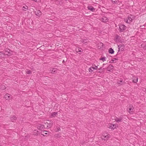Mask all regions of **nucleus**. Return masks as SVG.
<instances>
[{
  "instance_id": "1",
  "label": "nucleus",
  "mask_w": 146,
  "mask_h": 146,
  "mask_svg": "<svg viewBox=\"0 0 146 146\" xmlns=\"http://www.w3.org/2000/svg\"><path fill=\"white\" fill-rule=\"evenodd\" d=\"M127 28V27L121 24L119 25V29H120V32L124 31L126 30Z\"/></svg>"
},
{
  "instance_id": "2",
  "label": "nucleus",
  "mask_w": 146,
  "mask_h": 146,
  "mask_svg": "<svg viewBox=\"0 0 146 146\" xmlns=\"http://www.w3.org/2000/svg\"><path fill=\"white\" fill-rule=\"evenodd\" d=\"M118 52L120 51H123L124 50V48L125 47V45L123 44H120L118 45Z\"/></svg>"
},
{
  "instance_id": "3",
  "label": "nucleus",
  "mask_w": 146,
  "mask_h": 146,
  "mask_svg": "<svg viewBox=\"0 0 146 146\" xmlns=\"http://www.w3.org/2000/svg\"><path fill=\"white\" fill-rule=\"evenodd\" d=\"M34 12L36 15L38 17H40L42 15V13L39 10H37Z\"/></svg>"
},
{
  "instance_id": "4",
  "label": "nucleus",
  "mask_w": 146,
  "mask_h": 146,
  "mask_svg": "<svg viewBox=\"0 0 146 146\" xmlns=\"http://www.w3.org/2000/svg\"><path fill=\"white\" fill-rule=\"evenodd\" d=\"M57 68H54L52 70H49V71L50 72H51L52 74H56L57 73Z\"/></svg>"
},
{
  "instance_id": "5",
  "label": "nucleus",
  "mask_w": 146,
  "mask_h": 146,
  "mask_svg": "<svg viewBox=\"0 0 146 146\" xmlns=\"http://www.w3.org/2000/svg\"><path fill=\"white\" fill-rule=\"evenodd\" d=\"M115 126L114 124L110 123L108 125V127L110 129H113L115 127Z\"/></svg>"
},
{
  "instance_id": "6",
  "label": "nucleus",
  "mask_w": 146,
  "mask_h": 146,
  "mask_svg": "<svg viewBox=\"0 0 146 146\" xmlns=\"http://www.w3.org/2000/svg\"><path fill=\"white\" fill-rule=\"evenodd\" d=\"M87 8L89 10H90L92 12H94L95 10V9L91 6H89Z\"/></svg>"
},
{
  "instance_id": "7",
  "label": "nucleus",
  "mask_w": 146,
  "mask_h": 146,
  "mask_svg": "<svg viewBox=\"0 0 146 146\" xmlns=\"http://www.w3.org/2000/svg\"><path fill=\"white\" fill-rule=\"evenodd\" d=\"M44 125H43L41 124H39L38 125V128L39 129H40L43 131V130L45 128Z\"/></svg>"
},
{
  "instance_id": "8",
  "label": "nucleus",
  "mask_w": 146,
  "mask_h": 146,
  "mask_svg": "<svg viewBox=\"0 0 146 146\" xmlns=\"http://www.w3.org/2000/svg\"><path fill=\"white\" fill-rule=\"evenodd\" d=\"M110 135H108L106 136H104V138L102 137V139L104 140H106L110 138Z\"/></svg>"
},
{
  "instance_id": "9",
  "label": "nucleus",
  "mask_w": 146,
  "mask_h": 146,
  "mask_svg": "<svg viewBox=\"0 0 146 146\" xmlns=\"http://www.w3.org/2000/svg\"><path fill=\"white\" fill-rule=\"evenodd\" d=\"M5 52L6 53V54L7 55L8 54H11L12 51L9 49H6L5 50Z\"/></svg>"
},
{
  "instance_id": "10",
  "label": "nucleus",
  "mask_w": 146,
  "mask_h": 146,
  "mask_svg": "<svg viewBox=\"0 0 146 146\" xmlns=\"http://www.w3.org/2000/svg\"><path fill=\"white\" fill-rule=\"evenodd\" d=\"M122 118L121 117L120 118H118V117H116L115 119L117 122L119 123L122 121Z\"/></svg>"
},
{
  "instance_id": "11",
  "label": "nucleus",
  "mask_w": 146,
  "mask_h": 146,
  "mask_svg": "<svg viewBox=\"0 0 146 146\" xmlns=\"http://www.w3.org/2000/svg\"><path fill=\"white\" fill-rule=\"evenodd\" d=\"M80 41L84 44L86 43L87 42L88 40L87 39H82L80 40Z\"/></svg>"
},
{
  "instance_id": "12",
  "label": "nucleus",
  "mask_w": 146,
  "mask_h": 146,
  "mask_svg": "<svg viewBox=\"0 0 146 146\" xmlns=\"http://www.w3.org/2000/svg\"><path fill=\"white\" fill-rule=\"evenodd\" d=\"M109 52L111 54H113L114 53V51L112 48H110L109 50Z\"/></svg>"
},
{
  "instance_id": "13",
  "label": "nucleus",
  "mask_w": 146,
  "mask_h": 146,
  "mask_svg": "<svg viewBox=\"0 0 146 146\" xmlns=\"http://www.w3.org/2000/svg\"><path fill=\"white\" fill-rule=\"evenodd\" d=\"M51 122L50 123H48V125L47 126V127L48 128H49L50 127H51L53 125V121H51Z\"/></svg>"
},
{
  "instance_id": "14",
  "label": "nucleus",
  "mask_w": 146,
  "mask_h": 146,
  "mask_svg": "<svg viewBox=\"0 0 146 146\" xmlns=\"http://www.w3.org/2000/svg\"><path fill=\"white\" fill-rule=\"evenodd\" d=\"M112 3L113 4H118L119 3V1L118 0H111Z\"/></svg>"
},
{
  "instance_id": "15",
  "label": "nucleus",
  "mask_w": 146,
  "mask_h": 146,
  "mask_svg": "<svg viewBox=\"0 0 146 146\" xmlns=\"http://www.w3.org/2000/svg\"><path fill=\"white\" fill-rule=\"evenodd\" d=\"M95 69H96V68H94V67H91L90 68H89L88 70L90 72H92L93 71V70H94Z\"/></svg>"
},
{
  "instance_id": "16",
  "label": "nucleus",
  "mask_w": 146,
  "mask_h": 146,
  "mask_svg": "<svg viewBox=\"0 0 146 146\" xmlns=\"http://www.w3.org/2000/svg\"><path fill=\"white\" fill-rule=\"evenodd\" d=\"M10 118L11 120H15L17 119V117L15 115L13 116L12 117H10Z\"/></svg>"
},
{
  "instance_id": "17",
  "label": "nucleus",
  "mask_w": 146,
  "mask_h": 146,
  "mask_svg": "<svg viewBox=\"0 0 146 146\" xmlns=\"http://www.w3.org/2000/svg\"><path fill=\"white\" fill-rule=\"evenodd\" d=\"M102 21L104 22H106L108 21V18L106 17H104L102 19Z\"/></svg>"
},
{
  "instance_id": "18",
  "label": "nucleus",
  "mask_w": 146,
  "mask_h": 146,
  "mask_svg": "<svg viewBox=\"0 0 146 146\" xmlns=\"http://www.w3.org/2000/svg\"><path fill=\"white\" fill-rule=\"evenodd\" d=\"M5 98L7 100H8L10 99L11 97L10 96H8L7 94H6L4 96Z\"/></svg>"
},
{
  "instance_id": "19",
  "label": "nucleus",
  "mask_w": 146,
  "mask_h": 146,
  "mask_svg": "<svg viewBox=\"0 0 146 146\" xmlns=\"http://www.w3.org/2000/svg\"><path fill=\"white\" fill-rule=\"evenodd\" d=\"M133 107L132 106H131V107H130V108H129V112H132L133 111Z\"/></svg>"
},
{
  "instance_id": "20",
  "label": "nucleus",
  "mask_w": 146,
  "mask_h": 146,
  "mask_svg": "<svg viewBox=\"0 0 146 146\" xmlns=\"http://www.w3.org/2000/svg\"><path fill=\"white\" fill-rule=\"evenodd\" d=\"M113 66L111 64H110L107 69L110 68L111 70H112L113 69Z\"/></svg>"
},
{
  "instance_id": "21",
  "label": "nucleus",
  "mask_w": 146,
  "mask_h": 146,
  "mask_svg": "<svg viewBox=\"0 0 146 146\" xmlns=\"http://www.w3.org/2000/svg\"><path fill=\"white\" fill-rule=\"evenodd\" d=\"M28 7L27 6H26V7L25 6H23L22 7V9L23 11H26L28 9Z\"/></svg>"
},
{
  "instance_id": "22",
  "label": "nucleus",
  "mask_w": 146,
  "mask_h": 146,
  "mask_svg": "<svg viewBox=\"0 0 146 146\" xmlns=\"http://www.w3.org/2000/svg\"><path fill=\"white\" fill-rule=\"evenodd\" d=\"M117 60V59L116 58H114L112 59L109 62L110 63H113L115 60Z\"/></svg>"
},
{
  "instance_id": "23",
  "label": "nucleus",
  "mask_w": 146,
  "mask_h": 146,
  "mask_svg": "<svg viewBox=\"0 0 146 146\" xmlns=\"http://www.w3.org/2000/svg\"><path fill=\"white\" fill-rule=\"evenodd\" d=\"M57 114V112H53L52 113L51 115L52 117H54L55 116H56Z\"/></svg>"
},
{
  "instance_id": "24",
  "label": "nucleus",
  "mask_w": 146,
  "mask_h": 146,
  "mask_svg": "<svg viewBox=\"0 0 146 146\" xmlns=\"http://www.w3.org/2000/svg\"><path fill=\"white\" fill-rule=\"evenodd\" d=\"M43 134L42 133V135H43L44 136H46V135H48V133H44V132H49L48 131H43Z\"/></svg>"
},
{
  "instance_id": "25",
  "label": "nucleus",
  "mask_w": 146,
  "mask_h": 146,
  "mask_svg": "<svg viewBox=\"0 0 146 146\" xmlns=\"http://www.w3.org/2000/svg\"><path fill=\"white\" fill-rule=\"evenodd\" d=\"M128 20H129V23H130L132 20V19L131 17H128Z\"/></svg>"
},
{
  "instance_id": "26",
  "label": "nucleus",
  "mask_w": 146,
  "mask_h": 146,
  "mask_svg": "<svg viewBox=\"0 0 146 146\" xmlns=\"http://www.w3.org/2000/svg\"><path fill=\"white\" fill-rule=\"evenodd\" d=\"M138 81V78L137 77H135V79H134L133 80V81L134 83H136Z\"/></svg>"
},
{
  "instance_id": "27",
  "label": "nucleus",
  "mask_w": 146,
  "mask_h": 146,
  "mask_svg": "<svg viewBox=\"0 0 146 146\" xmlns=\"http://www.w3.org/2000/svg\"><path fill=\"white\" fill-rule=\"evenodd\" d=\"M100 60L104 62L106 60V57H102Z\"/></svg>"
},
{
  "instance_id": "28",
  "label": "nucleus",
  "mask_w": 146,
  "mask_h": 146,
  "mask_svg": "<svg viewBox=\"0 0 146 146\" xmlns=\"http://www.w3.org/2000/svg\"><path fill=\"white\" fill-rule=\"evenodd\" d=\"M121 38V37L119 36L118 35H117L115 36V38L117 40H119Z\"/></svg>"
},
{
  "instance_id": "29",
  "label": "nucleus",
  "mask_w": 146,
  "mask_h": 146,
  "mask_svg": "<svg viewBox=\"0 0 146 146\" xmlns=\"http://www.w3.org/2000/svg\"><path fill=\"white\" fill-rule=\"evenodd\" d=\"M60 130V128L59 127H56V132H58Z\"/></svg>"
},
{
  "instance_id": "30",
  "label": "nucleus",
  "mask_w": 146,
  "mask_h": 146,
  "mask_svg": "<svg viewBox=\"0 0 146 146\" xmlns=\"http://www.w3.org/2000/svg\"><path fill=\"white\" fill-rule=\"evenodd\" d=\"M5 88L6 87L5 86H2L0 88V89H2V90H4Z\"/></svg>"
},
{
  "instance_id": "31",
  "label": "nucleus",
  "mask_w": 146,
  "mask_h": 146,
  "mask_svg": "<svg viewBox=\"0 0 146 146\" xmlns=\"http://www.w3.org/2000/svg\"><path fill=\"white\" fill-rule=\"evenodd\" d=\"M0 53H1V54H2V56H3V57L5 56V54L3 53V52H0Z\"/></svg>"
},
{
  "instance_id": "32",
  "label": "nucleus",
  "mask_w": 146,
  "mask_h": 146,
  "mask_svg": "<svg viewBox=\"0 0 146 146\" xmlns=\"http://www.w3.org/2000/svg\"><path fill=\"white\" fill-rule=\"evenodd\" d=\"M27 73L28 74H30L31 73V70H29L27 71Z\"/></svg>"
},
{
  "instance_id": "33",
  "label": "nucleus",
  "mask_w": 146,
  "mask_h": 146,
  "mask_svg": "<svg viewBox=\"0 0 146 146\" xmlns=\"http://www.w3.org/2000/svg\"><path fill=\"white\" fill-rule=\"evenodd\" d=\"M104 69V68H103L102 67H100V68H98V70H103Z\"/></svg>"
},
{
  "instance_id": "34",
  "label": "nucleus",
  "mask_w": 146,
  "mask_h": 146,
  "mask_svg": "<svg viewBox=\"0 0 146 146\" xmlns=\"http://www.w3.org/2000/svg\"><path fill=\"white\" fill-rule=\"evenodd\" d=\"M123 81L122 80H120L119 81V84H123V82H122Z\"/></svg>"
},
{
  "instance_id": "35",
  "label": "nucleus",
  "mask_w": 146,
  "mask_h": 146,
  "mask_svg": "<svg viewBox=\"0 0 146 146\" xmlns=\"http://www.w3.org/2000/svg\"><path fill=\"white\" fill-rule=\"evenodd\" d=\"M48 122H47V123L48 124V123H50V122H51V121H52L51 120H50V121H49V120H48Z\"/></svg>"
},
{
  "instance_id": "36",
  "label": "nucleus",
  "mask_w": 146,
  "mask_h": 146,
  "mask_svg": "<svg viewBox=\"0 0 146 146\" xmlns=\"http://www.w3.org/2000/svg\"><path fill=\"white\" fill-rule=\"evenodd\" d=\"M146 26V23L145 24H144V25H143V26H141V27H145Z\"/></svg>"
},
{
  "instance_id": "37",
  "label": "nucleus",
  "mask_w": 146,
  "mask_h": 146,
  "mask_svg": "<svg viewBox=\"0 0 146 146\" xmlns=\"http://www.w3.org/2000/svg\"><path fill=\"white\" fill-rule=\"evenodd\" d=\"M2 54H0V58H1L2 57H3V56H2L1 55Z\"/></svg>"
},
{
  "instance_id": "38",
  "label": "nucleus",
  "mask_w": 146,
  "mask_h": 146,
  "mask_svg": "<svg viewBox=\"0 0 146 146\" xmlns=\"http://www.w3.org/2000/svg\"><path fill=\"white\" fill-rule=\"evenodd\" d=\"M144 27H141V26L140 27H141V28L142 29H145V28Z\"/></svg>"
},
{
  "instance_id": "39",
  "label": "nucleus",
  "mask_w": 146,
  "mask_h": 146,
  "mask_svg": "<svg viewBox=\"0 0 146 146\" xmlns=\"http://www.w3.org/2000/svg\"><path fill=\"white\" fill-rule=\"evenodd\" d=\"M98 66H95V68H96V69L97 68Z\"/></svg>"
},
{
  "instance_id": "40",
  "label": "nucleus",
  "mask_w": 146,
  "mask_h": 146,
  "mask_svg": "<svg viewBox=\"0 0 146 146\" xmlns=\"http://www.w3.org/2000/svg\"><path fill=\"white\" fill-rule=\"evenodd\" d=\"M126 23H129V21H128V20L127 19V20L126 21Z\"/></svg>"
},
{
  "instance_id": "41",
  "label": "nucleus",
  "mask_w": 146,
  "mask_h": 146,
  "mask_svg": "<svg viewBox=\"0 0 146 146\" xmlns=\"http://www.w3.org/2000/svg\"><path fill=\"white\" fill-rule=\"evenodd\" d=\"M78 52H82V51L81 50H79L78 51Z\"/></svg>"
},
{
  "instance_id": "42",
  "label": "nucleus",
  "mask_w": 146,
  "mask_h": 146,
  "mask_svg": "<svg viewBox=\"0 0 146 146\" xmlns=\"http://www.w3.org/2000/svg\"><path fill=\"white\" fill-rule=\"evenodd\" d=\"M62 62H63V63H65V61H64V60H63Z\"/></svg>"
},
{
  "instance_id": "43",
  "label": "nucleus",
  "mask_w": 146,
  "mask_h": 146,
  "mask_svg": "<svg viewBox=\"0 0 146 146\" xmlns=\"http://www.w3.org/2000/svg\"><path fill=\"white\" fill-rule=\"evenodd\" d=\"M107 69V70L109 71H110V70H109L108 69Z\"/></svg>"
},
{
  "instance_id": "44",
  "label": "nucleus",
  "mask_w": 146,
  "mask_h": 146,
  "mask_svg": "<svg viewBox=\"0 0 146 146\" xmlns=\"http://www.w3.org/2000/svg\"><path fill=\"white\" fill-rule=\"evenodd\" d=\"M34 1H37L38 0H33Z\"/></svg>"
},
{
  "instance_id": "45",
  "label": "nucleus",
  "mask_w": 146,
  "mask_h": 146,
  "mask_svg": "<svg viewBox=\"0 0 146 146\" xmlns=\"http://www.w3.org/2000/svg\"><path fill=\"white\" fill-rule=\"evenodd\" d=\"M145 90L146 91V88L145 89Z\"/></svg>"
},
{
  "instance_id": "46",
  "label": "nucleus",
  "mask_w": 146,
  "mask_h": 146,
  "mask_svg": "<svg viewBox=\"0 0 146 146\" xmlns=\"http://www.w3.org/2000/svg\"><path fill=\"white\" fill-rule=\"evenodd\" d=\"M80 49H81V50H82V48H80Z\"/></svg>"
}]
</instances>
